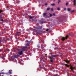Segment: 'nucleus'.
<instances>
[{"label": "nucleus", "mask_w": 76, "mask_h": 76, "mask_svg": "<svg viewBox=\"0 0 76 76\" xmlns=\"http://www.w3.org/2000/svg\"><path fill=\"white\" fill-rule=\"evenodd\" d=\"M55 13L53 14V16H55Z\"/></svg>", "instance_id": "37"}, {"label": "nucleus", "mask_w": 76, "mask_h": 76, "mask_svg": "<svg viewBox=\"0 0 76 76\" xmlns=\"http://www.w3.org/2000/svg\"><path fill=\"white\" fill-rule=\"evenodd\" d=\"M20 32H16V35H19V33H20Z\"/></svg>", "instance_id": "13"}, {"label": "nucleus", "mask_w": 76, "mask_h": 76, "mask_svg": "<svg viewBox=\"0 0 76 76\" xmlns=\"http://www.w3.org/2000/svg\"><path fill=\"white\" fill-rule=\"evenodd\" d=\"M53 16V15H52V14H50V17H51V16Z\"/></svg>", "instance_id": "30"}, {"label": "nucleus", "mask_w": 76, "mask_h": 76, "mask_svg": "<svg viewBox=\"0 0 76 76\" xmlns=\"http://www.w3.org/2000/svg\"><path fill=\"white\" fill-rule=\"evenodd\" d=\"M57 56L56 55H51V56L50 57V61L51 63H53V60L54 57H56Z\"/></svg>", "instance_id": "3"}, {"label": "nucleus", "mask_w": 76, "mask_h": 76, "mask_svg": "<svg viewBox=\"0 0 76 76\" xmlns=\"http://www.w3.org/2000/svg\"><path fill=\"white\" fill-rule=\"evenodd\" d=\"M19 56L18 55H15L14 56H12V57H11V59H12L13 58H18Z\"/></svg>", "instance_id": "4"}, {"label": "nucleus", "mask_w": 76, "mask_h": 76, "mask_svg": "<svg viewBox=\"0 0 76 76\" xmlns=\"http://www.w3.org/2000/svg\"><path fill=\"white\" fill-rule=\"evenodd\" d=\"M12 70H9V73H10V75H11V74H12Z\"/></svg>", "instance_id": "12"}, {"label": "nucleus", "mask_w": 76, "mask_h": 76, "mask_svg": "<svg viewBox=\"0 0 76 76\" xmlns=\"http://www.w3.org/2000/svg\"><path fill=\"white\" fill-rule=\"evenodd\" d=\"M34 50V49H33L34 51H35V50Z\"/></svg>", "instance_id": "50"}, {"label": "nucleus", "mask_w": 76, "mask_h": 76, "mask_svg": "<svg viewBox=\"0 0 76 76\" xmlns=\"http://www.w3.org/2000/svg\"><path fill=\"white\" fill-rule=\"evenodd\" d=\"M2 59H3V60H5V58H4V56H3L2 57Z\"/></svg>", "instance_id": "28"}, {"label": "nucleus", "mask_w": 76, "mask_h": 76, "mask_svg": "<svg viewBox=\"0 0 76 76\" xmlns=\"http://www.w3.org/2000/svg\"><path fill=\"white\" fill-rule=\"evenodd\" d=\"M66 62V63H69V61H65Z\"/></svg>", "instance_id": "23"}, {"label": "nucleus", "mask_w": 76, "mask_h": 76, "mask_svg": "<svg viewBox=\"0 0 76 76\" xmlns=\"http://www.w3.org/2000/svg\"><path fill=\"white\" fill-rule=\"evenodd\" d=\"M0 20H1V21H2V22H3V19Z\"/></svg>", "instance_id": "38"}, {"label": "nucleus", "mask_w": 76, "mask_h": 76, "mask_svg": "<svg viewBox=\"0 0 76 76\" xmlns=\"http://www.w3.org/2000/svg\"><path fill=\"white\" fill-rule=\"evenodd\" d=\"M54 1H55V0H53Z\"/></svg>", "instance_id": "52"}, {"label": "nucleus", "mask_w": 76, "mask_h": 76, "mask_svg": "<svg viewBox=\"0 0 76 76\" xmlns=\"http://www.w3.org/2000/svg\"><path fill=\"white\" fill-rule=\"evenodd\" d=\"M73 4L74 6H76V0H74L73 1Z\"/></svg>", "instance_id": "8"}, {"label": "nucleus", "mask_w": 76, "mask_h": 76, "mask_svg": "<svg viewBox=\"0 0 76 76\" xmlns=\"http://www.w3.org/2000/svg\"><path fill=\"white\" fill-rule=\"evenodd\" d=\"M51 10L52 12H53V9L51 8Z\"/></svg>", "instance_id": "34"}, {"label": "nucleus", "mask_w": 76, "mask_h": 76, "mask_svg": "<svg viewBox=\"0 0 76 76\" xmlns=\"http://www.w3.org/2000/svg\"><path fill=\"white\" fill-rule=\"evenodd\" d=\"M45 57H46V58L47 57V56H46L45 55Z\"/></svg>", "instance_id": "43"}, {"label": "nucleus", "mask_w": 76, "mask_h": 76, "mask_svg": "<svg viewBox=\"0 0 76 76\" xmlns=\"http://www.w3.org/2000/svg\"><path fill=\"white\" fill-rule=\"evenodd\" d=\"M40 23H44V21L43 20L40 21Z\"/></svg>", "instance_id": "15"}, {"label": "nucleus", "mask_w": 76, "mask_h": 76, "mask_svg": "<svg viewBox=\"0 0 76 76\" xmlns=\"http://www.w3.org/2000/svg\"><path fill=\"white\" fill-rule=\"evenodd\" d=\"M71 0V1H72V0Z\"/></svg>", "instance_id": "51"}, {"label": "nucleus", "mask_w": 76, "mask_h": 76, "mask_svg": "<svg viewBox=\"0 0 76 76\" xmlns=\"http://www.w3.org/2000/svg\"><path fill=\"white\" fill-rule=\"evenodd\" d=\"M29 18L30 19H32V17L31 16H29Z\"/></svg>", "instance_id": "21"}, {"label": "nucleus", "mask_w": 76, "mask_h": 76, "mask_svg": "<svg viewBox=\"0 0 76 76\" xmlns=\"http://www.w3.org/2000/svg\"><path fill=\"white\" fill-rule=\"evenodd\" d=\"M75 67H73L72 66H71L70 69H71V70H72V71H73V70L74 69H75Z\"/></svg>", "instance_id": "10"}, {"label": "nucleus", "mask_w": 76, "mask_h": 76, "mask_svg": "<svg viewBox=\"0 0 76 76\" xmlns=\"http://www.w3.org/2000/svg\"><path fill=\"white\" fill-rule=\"evenodd\" d=\"M48 30H49V29L48 28L46 30V31H48Z\"/></svg>", "instance_id": "31"}, {"label": "nucleus", "mask_w": 76, "mask_h": 76, "mask_svg": "<svg viewBox=\"0 0 76 76\" xmlns=\"http://www.w3.org/2000/svg\"><path fill=\"white\" fill-rule=\"evenodd\" d=\"M0 47H1V46H0Z\"/></svg>", "instance_id": "53"}, {"label": "nucleus", "mask_w": 76, "mask_h": 76, "mask_svg": "<svg viewBox=\"0 0 76 76\" xmlns=\"http://www.w3.org/2000/svg\"><path fill=\"white\" fill-rule=\"evenodd\" d=\"M32 20L33 22H34V21H35V20L34 19H32Z\"/></svg>", "instance_id": "35"}, {"label": "nucleus", "mask_w": 76, "mask_h": 76, "mask_svg": "<svg viewBox=\"0 0 76 76\" xmlns=\"http://www.w3.org/2000/svg\"><path fill=\"white\" fill-rule=\"evenodd\" d=\"M20 61H23V60L21 59L20 60Z\"/></svg>", "instance_id": "39"}, {"label": "nucleus", "mask_w": 76, "mask_h": 76, "mask_svg": "<svg viewBox=\"0 0 76 76\" xmlns=\"http://www.w3.org/2000/svg\"><path fill=\"white\" fill-rule=\"evenodd\" d=\"M69 4V3L68 2H66V6H67Z\"/></svg>", "instance_id": "22"}, {"label": "nucleus", "mask_w": 76, "mask_h": 76, "mask_svg": "<svg viewBox=\"0 0 76 76\" xmlns=\"http://www.w3.org/2000/svg\"><path fill=\"white\" fill-rule=\"evenodd\" d=\"M3 41H6V40L4 39H4Z\"/></svg>", "instance_id": "36"}, {"label": "nucleus", "mask_w": 76, "mask_h": 76, "mask_svg": "<svg viewBox=\"0 0 76 76\" xmlns=\"http://www.w3.org/2000/svg\"><path fill=\"white\" fill-rule=\"evenodd\" d=\"M41 45V48H42V49H43V48H44V47L42 46V45Z\"/></svg>", "instance_id": "26"}, {"label": "nucleus", "mask_w": 76, "mask_h": 76, "mask_svg": "<svg viewBox=\"0 0 76 76\" xmlns=\"http://www.w3.org/2000/svg\"><path fill=\"white\" fill-rule=\"evenodd\" d=\"M56 49H58V48H55Z\"/></svg>", "instance_id": "42"}, {"label": "nucleus", "mask_w": 76, "mask_h": 76, "mask_svg": "<svg viewBox=\"0 0 76 76\" xmlns=\"http://www.w3.org/2000/svg\"><path fill=\"white\" fill-rule=\"evenodd\" d=\"M3 41V40H2L0 39V44H1V42Z\"/></svg>", "instance_id": "27"}, {"label": "nucleus", "mask_w": 76, "mask_h": 76, "mask_svg": "<svg viewBox=\"0 0 76 76\" xmlns=\"http://www.w3.org/2000/svg\"><path fill=\"white\" fill-rule=\"evenodd\" d=\"M1 12H3V10H0V13H1Z\"/></svg>", "instance_id": "29"}, {"label": "nucleus", "mask_w": 76, "mask_h": 76, "mask_svg": "<svg viewBox=\"0 0 76 76\" xmlns=\"http://www.w3.org/2000/svg\"><path fill=\"white\" fill-rule=\"evenodd\" d=\"M50 7H49L48 8H47V10H50Z\"/></svg>", "instance_id": "24"}, {"label": "nucleus", "mask_w": 76, "mask_h": 76, "mask_svg": "<svg viewBox=\"0 0 76 76\" xmlns=\"http://www.w3.org/2000/svg\"><path fill=\"white\" fill-rule=\"evenodd\" d=\"M62 65H63V66H64L65 65V66H66V67H69V65H67V64H65L64 63H62Z\"/></svg>", "instance_id": "7"}, {"label": "nucleus", "mask_w": 76, "mask_h": 76, "mask_svg": "<svg viewBox=\"0 0 76 76\" xmlns=\"http://www.w3.org/2000/svg\"><path fill=\"white\" fill-rule=\"evenodd\" d=\"M64 10L65 11L66 10V8H64Z\"/></svg>", "instance_id": "32"}, {"label": "nucleus", "mask_w": 76, "mask_h": 76, "mask_svg": "<svg viewBox=\"0 0 76 76\" xmlns=\"http://www.w3.org/2000/svg\"><path fill=\"white\" fill-rule=\"evenodd\" d=\"M42 26H38L36 27L35 29H34V30H35L37 31L36 34L37 35H39L40 34L41 30H39V29H42Z\"/></svg>", "instance_id": "1"}, {"label": "nucleus", "mask_w": 76, "mask_h": 76, "mask_svg": "<svg viewBox=\"0 0 76 76\" xmlns=\"http://www.w3.org/2000/svg\"><path fill=\"white\" fill-rule=\"evenodd\" d=\"M46 15H47V13H43V16H45Z\"/></svg>", "instance_id": "17"}, {"label": "nucleus", "mask_w": 76, "mask_h": 76, "mask_svg": "<svg viewBox=\"0 0 76 76\" xmlns=\"http://www.w3.org/2000/svg\"><path fill=\"white\" fill-rule=\"evenodd\" d=\"M57 10H60V7H58Z\"/></svg>", "instance_id": "19"}, {"label": "nucleus", "mask_w": 76, "mask_h": 76, "mask_svg": "<svg viewBox=\"0 0 76 76\" xmlns=\"http://www.w3.org/2000/svg\"><path fill=\"white\" fill-rule=\"evenodd\" d=\"M7 51H10V50H7Z\"/></svg>", "instance_id": "45"}, {"label": "nucleus", "mask_w": 76, "mask_h": 76, "mask_svg": "<svg viewBox=\"0 0 76 76\" xmlns=\"http://www.w3.org/2000/svg\"><path fill=\"white\" fill-rule=\"evenodd\" d=\"M7 7H9V6H7Z\"/></svg>", "instance_id": "48"}, {"label": "nucleus", "mask_w": 76, "mask_h": 76, "mask_svg": "<svg viewBox=\"0 0 76 76\" xmlns=\"http://www.w3.org/2000/svg\"><path fill=\"white\" fill-rule=\"evenodd\" d=\"M24 51H28L27 50H23L22 49H20L18 50V54H19L20 56L22 55L23 54V52Z\"/></svg>", "instance_id": "2"}, {"label": "nucleus", "mask_w": 76, "mask_h": 76, "mask_svg": "<svg viewBox=\"0 0 76 76\" xmlns=\"http://www.w3.org/2000/svg\"><path fill=\"white\" fill-rule=\"evenodd\" d=\"M58 75L57 74L54 75V76H57Z\"/></svg>", "instance_id": "33"}, {"label": "nucleus", "mask_w": 76, "mask_h": 76, "mask_svg": "<svg viewBox=\"0 0 76 76\" xmlns=\"http://www.w3.org/2000/svg\"><path fill=\"white\" fill-rule=\"evenodd\" d=\"M27 46H24L23 47L22 49L23 50H24V49H26V48H27Z\"/></svg>", "instance_id": "11"}, {"label": "nucleus", "mask_w": 76, "mask_h": 76, "mask_svg": "<svg viewBox=\"0 0 76 76\" xmlns=\"http://www.w3.org/2000/svg\"><path fill=\"white\" fill-rule=\"evenodd\" d=\"M54 5H55V4L54 3L51 4V6H54Z\"/></svg>", "instance_id": "18"}, {"label": "nucleus", "mask_w": 76, "mask_h": 76, "mask_svg": "<svg viewBox=\"0 0 76 76\" xmlns=\"http://www.w3.org/2000/svg\"><path fill=\"white\" fill-rule=\"evenodd\" d=\"M42 58L43 60V62H45V61H46V60H47V58H45V57L44 56H42Z\"/></svg>", "instance_id": "6"}, {"label": "nucleus", "mask_w": 76, "mask_h": 76, "mask_svg": "<svg viewBox=\"0 0 76 76\" xmlns=\"http://www.w3.org/2000/svg\"><path fill=\"white\" fill-rule=\"evenodd\" d=\"M75 12V10H73L71 11L70 12L71 13H73V12Z\"/></svg>", "instance_id": "25"}, {"label": "nucleus", "mask_w": 76, "mask_h": 76, "mask_svg": "<svg viewBox=\"0 0 76 76\" xmlns=\"http://www.w3.org/2000/svg\"><path fill=\"white\" fill-rule=\"evenodd\" d=\"M1 51H2V50L1 49H0V52H1Z\"/></svg>", "instance_id": "41"}, {"label": "nucleus", "mask_w": 76, "mask_h": 76, "mask_svg": "<svg viewBox=\"0 0 76 76\" xmlns=\"http://www.w3.org/2000/svg\"><path fill=\"white\" fill-rule=\"evenodd\" d=\"M45 5L46 6H47V3H45Z\"/></svg>", "instance_id": "40"}, {"label": "nucleus", "mask_w": 76, "mask_h": 76, "mask_svg": "<svg viewBox=\"0 0 76 76\" xmlns=\"http://www.w3.org/2000/svg\"><path fill=\"white\" fill-rule=\"evenodd\" d=\"M43 44H44V42H43Z\"/></svg>", "instance_id": "49"}, {"label": "nucleus", "mask_w": 76, "mask_h": 76, "mask_svg": "<svg viewBox=\"0 0 76 76\" xmlns=\"http://www.w3.org/2000/svg\"><path fill=\"white\" fill-rule=\"evenodd\" d=\"M68 37V35L66 36L65 37H63L61 38V39L62 41H64L65 39H67Z\"/></svg>", "instance_id": "5"}, {"label": "nucleus", "mask_w": 76, "mask_h": 76, "mask_svg": "<svg viewBox=\"0 0 76 76\" xmlns=\"http://www.w3.org/2000/svg\"><path fill=\"white\" fill-rule=\"evenodd\" d=\"M4 31H5V29H4Z\"/></svg>", "instance_id": "47"}, {"label": "nucleus", "mask_w": 76, "mask_h": 76, "mask_svg": "<svg viewBox=\"0 0 76 76\" xmlns=\"http://www.w3.org/2000/svg\"><path fill=\"white\" fill-rule=\"evenodd\" d=\"M29 44H30V42H28L27 43V44L26 45V46H27V47H29Z\"/></svg>", "instance_id": "9"}, {"label": "nucleus", "mask_w": 76, "mask_h": 76, "mask_svg": "<svg viewBox=\"0 0 76 76\" xmlns=\"http://www.w3.org/2000/svg\"><path fill=\"white\" fill-rule=\"evenodd\" d=\"M40 69H42V67L41 66H40Z\"/></svg>", "instance_id": "44"}, {"label": "nucleus", "mask_w": 76, "mask_h": 76, "mask_svg": "<svg viewBox=\"0 0 76 76\" xmlns=\"http://www.w3.org/2000/svg\"><path fill=\"white\" fill-rule=\"evenodd\" d=\"M2 19V15H0V19Z\"/></svg>", "instance_id": "20"}, {"label": "nucleus", "mask_w": 76, "mask_h": 76, "mask_svg": "<svg viewBox=\"0 0 76 76\" xmlns=\"http://www.w3.org/2000/svg\"><path fill=\"white\" fill-rule=\"evenodd\" d=\"M2 74L3 75H4V73L3 72H2Z\"/></svg>", "instance_id": "46"}, {"label": "nucleus", "mask_w": 76, "mask_h": 76, "mask_svg": "<svg viewBox=\"0 0 76 76\" xmlns=\"http://www.w3.org/2000/svg\"><path fill=\"white\" fill-rule=\"evenodd\" d=\"M59 3H61V0H58V4H59Z\"/></svg>", "instance_id": "16"}, {"label": "nucleus", "mask_w": 76, "mask_h": 76, "mask_svg": "<svg viewBox=\"0 0 76 76\" xmlns=\"http://www.w3.org/2000/svg\"><path fill=\"white\" fill-rule=\"evenodd\" d=\"M67 10H68V12H70V10H71V9L68 8H67Z\"/></svg>", "instance_id": "14"}]
</instances>
